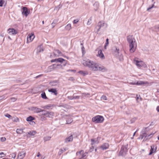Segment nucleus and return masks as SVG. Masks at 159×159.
<instances>
[{
	"instance_id": "f257e3e1",
	"label": "nucleus",
	"mask_w": 159,
	"mask_h": 159,
	"mask_svg": "<svg viewBox=\"0 0 159 159\" xmlns=\"http://www.w3.org/2000/svg\"><path fill=\"white\" fill-rule=\"evenodd\" d=\"M83 64L84 66L89 67L91 70L92 71L105 72L107 70V68L89 59L84 60Z\"/></svg>"
},
{
	"instance_id": "f03ea898",
	"label": "nucleus",
	"mask_w": 159,
	"mask_h": 159,
	"mask_svg": "<svg viewBox=\"0 0 159 159\" xmlns=\"http://www.w3.org/2000/svg\"><path fill=\"white\" fill-rule=\"evenodd\" d=\"M127 40L129 44L130 52H134L137 48V44L135 39L132 35H129L127 37Z\"/></svg>"
},
{
	"instance_id": "7ed1b4c3",
	"label": "nucleus",
	"mask_w": 159,
	"mask_h": 159,
	"mask_svg": "<svg viewBox=\"0 0 159 159\" xmlns=\"http://www.w3.org/2000/svg\"><path fill=\"white\" fill-rule=\"evenodd\" d=\"M51 61L52 62H56L61 63L60 64L57 63L54 64L55 69L56 68H62V66H66L68 62L67 61L65 60L62 58H59L57 59H52L51 60Z\"/></svg>"
},
{
	"instance_id": "20e7f679",
	"label": "nucleus",
	"mask_w": 159,
	"mask_h": 159,
	"mask_svg": "<svg viewBox=\"0 0 159 159\" xmlns=\"http://www.w3.org/2000/svg\"><path fill=\"white\" fill-rule=\"evenodd\" d=\"M40 117V119L42 121L47 120V117H51L54 115V113L52 112H49L46 110H43L42 112L38 115Z\"/></svg>"
},
{
	"instance_id": "39448f33",
	"label": "nucleus",
	"mask_w": 159,
	"mask_h": 159,
	"mask_svg": "<svg viewBox=\"0 0 159 159\" xmlns=\"http://www.w3.org/2000/svg\"><path fill=\"white\" fill-rule=\"evenodd\" d=\"M128 144L122 146L119 152V155L120 156H125L126 154L128 152Z\"/></svg>"
},
{
	"instance_id": "423d86ee",
	"label": "nucleus",
	"mask_w": 159,
	"mask_h": 159,
	"mask_svg": "<svg viewBox=\"0 0 159 159\" xmlns=\"http://www.w3.org/2000/svg\"><path fill=\"white\" fill-rule=\"evenodd\" d=\"M92 120L95 123H101L103 121L104 118L102 116L98 115L93 117Z\"/></svg>"
},
{
	"instance_id": "0eeeda50",
	"label": "nucleus",
	"mask_w": 159,
	"mask_h": 159,
	"mask_svg": "<svg viewBox=\"0 0 159 159\" xmlns=\"http://www.w3.org/2000/svg\"><path fill=\"white\" fill-rule=\"evenodd\" d=\"M134 63L138 67L140 68L143 66L144 67H147V65L142 61H139L135 59L134 60Z\"/></svg>"
},
{
	"instance_id": "6e6552de",
	"label": "nucleus",
	"mask_w": 159,
	"mask_h": 159,
	"mask_svg": "<svg viewBox=\"0 0 159 159\" xmlns=\"http://www.w3.org/2000/svg\"><path fill=\"white\" fill-rule=\"evenodd\" d=\"M105 25H106V27L107 26V24L105 23L104 21H101L98 22L97 25L96 27V28L97 29V32H98L100 30V29L101 27H103Z\"/></svg>"
},
{
	"instance_id": "1a4fd4ad",
	"label": "nucleus",
	"mask_w": 159,
	"mask_h": 159,
	"mask_svg": "<svg viewBox=\"0 0 159 159\" xmlns=\"http://www.w3.org/2000/svg\"><path fill=\"white\" fill-rule=\"evenodd\" d=\"M154 133H155L153 134L151 133L148 135H147V133L145 132H144L143 133H142V134H141L140 135V138L141 139H143L144 137H145V138H146V139H150L152 137Z\"/></svg>"
},
{
	"instance_id": "9d476101",
	"label": "nucleus",
	"mask_w": 159,
	"mask_h": 159,
	"mask_svg": "<svg viewBox=\"0 0 159 159\" xmlns=\"http://www.w3.org/2000/svg\"><path fill=\"white\" fill-rule=\"evenodd\" d=\"M30 110L35 113H39L42 112L44 110L42 109L37 107H32L30 108Z\"/></svg>"
},
{
	"instance_id": "9b49d317",
	"label": "nucleus",
	"mask_w": 159,
	"mask_h": 159,
	"mask_svg": "<svg viewBox=\"0 0 159 159\" xmlns=\"http://www.w3.org/2000/svg\"><path fill=\"white\" fill-rule=\"evenodd\" d=\"M26 152L24 151L19 152L17 155V159H23L25 156Z\"/></svg>"
},
{
	"instance_id": "f8f14e48",
	"label": "nucleus",
	"mask_w": 159,
	"mask_h": 159,
	"mask_svg": "<svg viewBox=\"0 0 159 159\" xmlns=\"http://www.w3.org/2000/svg\"><path fill=\"white\" fill-rule=\"evenodd\" d=\"M8 34L10 35H14L17 33V31L13 28H9L7 30Z\"/></svg>"
},
{
	"instance_id": "ddd939ff",
	"label": "nucleus",
	"mask_w": 159,
	"mask_h": 159,
	"mask_svg": "<svg viewBox=\"0 0 159 159\" xmlns=\"http://www.w3.org/2000/svg\"><path fill=\"white\" fill-rule=\"evenodd\" d=\"M35 37V36L33 33H31V34L28 35L27 37V41L28 42H31Z\"/></svg>"
},
{
	"instance_id": "4468645a",
	"label": "nucleus",
	"mask_w": 159,
	"mask_h": 159,
	"mask_svg": "<svg viewBox=\"0 0 159 159\" xmlns=\"http://www.w3.org/2000/svg\"><path fill=\"white\" fill-rule=\"evenodd\" d=\"M51 87H58L59 86V83L57 80H55L50 82L49 83Z\"/></svg>"
},
{
	"instance_id": "2eb2a0df",
	"label": "nucleus",
	"mask_w": 159,
	"mask_h": 159,
	"mask_svg": "<svg viewBox=\"0 0 159 159\" xmlns=\"http://www.w3.org/2000/svg\"><path fill=\"white\" fill-rule=\"evenodd\" d=\"M151 149L150 150V153H149L148 155H150L152 153L155 152L156 151L157 149L156 147L154 145H152L151 146Z\"/></svg>"
},
{
	"instance_id": "dca6fc26",
	"label": "nucleus",
	"mask_w": 159,
	"mask_h": 159,
	"mask_svg": "<svg viewBox=\"0 0 159 159\" xmlns=\"http://www.w3.org/2000/svg\"><path fill=\"white\" fill-rule=\"evenodd\" d=\"M73 136L72 135H71L70 136L66 138L65 140V143H68V142H71L73 140Z\"/></svg>"
},
{
	"instance_id": "f3484780",
	"label": "nucleus",
	"mask_w": 159,
	"mask_h": 159,
	"mask_svg": "<svg viewBox=\"0 0 159 159\" xmlns=\"http://www.w3.org/2000/svg\"><path fill=\"white\" fill-rule=\"evenodd\" d=\"M22 14L26 16H27L29 14V12L27 7H23Z\"/></svg>"
},
{
	"instance_id": "a211bd4d",
	"label": "nucleus",
	"mask_w": 159,
	"mask_h": 159,
	"mask_svg": "<svg viewBox=\"0 0 159 159\" xmlns=\"http://www.w3.org/2000/svg\"><path fill=\"white\" fill-rule=\"evenodd\" d=\"M54 69V64H53L52 65L48 66L47 69L45 71V72L47 73L49 72H50Z\"/></svg>"
},
{
	"instance_id": "6ab92c4d",
	"label": "nucleus",
	"mask_w": 159,
	"mask_h": 159,
	"mask_svg": "<svg viewBox=\"0 0 159 159\" xmlns=\"http://www.w3.org/2000/svg\"><path fill=\"white\" fill-rule=\"evenodd\" d=\"M119 49L117 48L116 47L114 48V49H112V52L114 54L116 57H117L119 55Z\"/></svg>"
},
{
	"instance_id": "aec40b11",
	"label": "nucleus",
	"mask_w": 159,
	"mask_h": 159,
	"mask_svg": "<svg viewBox=\"0 0 159 159\" xmlns=\"http://www.w3.org/2000/svg\"><path fill=\"white\" fill-rule=\"evenodd\" d=\"M48 91L49 92L53 93L55 95H57L58 94L57 90L56 89L52 88L49 89L48 90Z\"/></svg>"
},
{
	"instance_id": "412c9836",
	"label": "nucleus",
	"mask_w": 159,
	"mask_h": 159,
	"mask_svg": "<svg viewBox=\"0 0 159 159\" xmlns=\"http://www.w3.org/2000/svg\"><path fill=\"white\" fill-rule=\"evenodd\" d=\"M54 55L56 56H62V53L59 50H56L54 51Z\"/></svg>"
},
{
	"instance_id": "4be33fe9",
	"label": "nucleus",
	"mask_w": 159,
	"mask_h": 159,
	"mask_svg": "<svg viewBox=\"0 0 159 159\" xmlns=\"http://www.w3.org/2000/svg\"><path fill=\"white\" fill-rule=\"evenodd\" d=\"M109 147V144L108 143H104L102 146L101 148L103 150H106Z\"/></svg>"
},
{
	"instance_id": "5701e85b",
	"label": "nucleus",
	"mask_w": 159,
	"mask_h": 159,
	"mask_svg": "<svg viewBox=\"0 0 159 159\" xmlns=\"http://www.w3.org/2000/svg\"><path fill=\"white\" fill-rule=\"evenodd\" d=\"M37 53H39L43 52V50L42 47V45H41L39 46L37 48Z\"/></svg>"
},
{
	"instance_id": "b1692460",
	"label": "nucleus",
	"mask_w": 159,
	"mask_h": 159,
	"mask_svg": "<svg viewBox=\"0 0 159 159\" xmlns=\"http://www.w3.org/2000/svg\"><path fill=\"white\" fill-rule=\"evenodd\" d=\"M98 55L102 59H104L105 58L104 54L101 50H100L98 51Z\"/></svg>"
},
{
	"instance_id": "393cba45",
	"label": "nucleus",
	"mask_w": 159,
	"mask_h": 159,
	"mask_svg": "<svg viewBox=\"0 0 159 159\" xmlns=\"http://www.w3.org/2000/svg\"><path fill=\"white\" fill-rule=\"evenodd\" d=\"M94 7V9L96 11L98 9L99 7V3L98 2H96L93 5Z\"/></svg>"
},
{
	"instance_id": "a878e982",
	"label": "nucleus",
	"mask_w": 159,
	"mask_h": 159,
	"mask_svg": "<svg viewBox=\"0 0 159 159\" xmlns=\"http://www.w3.org/2000/svg\"><path fill=\"white\" fill-rule=\"evenodd\" d=\"M79 73H80L83 76L87 75L88 74V72L87 71H79Z\"/></svg>"
},
{
	"instance_id": "bb28decb",
	"label": "nucleus",
	"mask_w": 159,
	"mask_h": 159,
	"mask_svg": "<svg viewBox=\"0 0 159 159\" xmlns=\"http://www.w3.org/2000/svg\"><path fill=\"white\" fill-rule=\"evenodd\" d=\"M23 129H17L16 130V132L18 134H21L23 132Z\"/></svg>"
},
{
	"instance_id": "cd10ccee",
	"label": "nucleus",
	"mask_w": 159,
	"mask_h": 159,
	"mask_svg": "<svg viewBox=\"0 0 159 159\" xmlns=\"http://www.w3.org/2000/svg\"><path fill=\"white\" fill-rule=\"evenodd\" d=\"M66 151L65 148L60 149L58 153V155H61L64 152Z\"/></svg>"
},
{
	"instance_id": "c85d7f7f",
	"label": "nucleus",
	"mask_w": 159,
	"mask_h": 159,
	"mask_svg": "<svg viewBox=\"0 0 159 159\" xmlns=\"http://www.w3.org/2000/svg\"><path fill=\"white\" fill-rule=\"evenodd\" d=\"M34 120V118L31 116L27 117L26 119V120L28 121H31Z\"/></svg>"
},
{
	"instance_id": "c756f323",
	"label": "nucleus",
	"mask_w": 159,
	"mask_h": 159,
	"mask_svg": "<svg viewBox=\"0 0 159 159\" xmlns=\"http://www.w3.org/2000/svg\"><path fill=\"white\" fill-rule=\"evenodd\" d=\"M71 28V25L70 24H68L65 27V29L67 30H70Z\"/></svg>"
},
{
	"instance_id": "7c9ffc66",
	"label": "nucleus",
	"mask_w": 159,
	"mask_h": 159,
	"mask_svg": "<svg viewBox=\"0 0 159 159\" xmlns=\"http://www.w3.org/2000/svg\"><path fill=\"white\" fill-rule=\"evenodd\" d=\"M36 132L35 131H31L28 132V134L31 135H34L35 134Z\"/></svg>"
},
{
	"instance_id": "2f4dec72",
	"label": "nucleus",
	"mask_w": 159,
	"mask_h": 159,
	"mask_svg": "<svg viewBox=\"0 0 159 159\" xmlns=\"http://www.w3.org/2000/svg\"><path fill=\"white\" fill-rule=\"evenodd\" d=\"M57 21L56 20H54L52 22V23L51 24V25L52 26V28H53L56 25V24L57 23Z\"/></svg>"
},
{
	"instance_id": "473e14b6",
	"label": "nucleus",
	"mask_w": 159,
	"mask_h": 159,
	"mask_svg": "<svg viewBox=\"0 0 159 159\" xmlns=\"http://www.w3.org/2000/svg\"><path fill=\"white\" fill-rule=\"evenodd\" d=\"M73 120L71 118H69L68 119L66 120V124H70L71 123L72 121Z\"/></svg>"
},
{
	"instance_id": "72a5a7b5",
	"label": "nucleus",
	"mask_w": 159,
	"mask_h": 159,
	"mask_svg": "<svg viewBox=\"0 0 159 159\" xmlns=\"http://www.w3.org/2000/svg\"><path fill=\"white\" fill-rule=\"evenodd\" d=\"M41 97L42 98L44 99H48L47 96H46V94L45 92H43L41 94Z\"/></svg>"
},
{
	"instance_id": "f704fd0d",
	"label": "nucleus",
	"mask_w": 159,
	"mask_h": 159,
	"mask_svg": "<svg viewBox=\"0 0 159 159\" xmlns=\"http://www.w3.org/2000/svg\"><path fill=\"white\" fill-rule=\"evenodd\" d=\"M51 137L50 136H47L44 138V141H46L50 140Z\"/></svg>"
},
{
	"instance_id": "c9c22d12",
	"label": "nucleus",
	"mask_w": 159,
	"mask_h": 159,
	"mask_svg": "<svg viewBox=\"0 0 159 159\" xmlns=\"http://www.w3.org/2000/svg\"><path fill=\"white\" fill-rule=\"evenodd\" d=\"M91 141L92 142L91 144L92 145L94 144L95 143H98V141L97 140H95V139H91Z\"/></svg>"
},
{
	"instance_id": "e433bc0d",
	"label": "nucleus",
	"mask_w": 159,
	"mask_h": 159,
	"mask_svg": "<svg viewBox=\"0 0 159 159\" xmlns=\"http://www.w3.org/2000/svg\"><path fill=\"white\" fill-rule=\"evenodd\" d=\"M11 156V157L13 158H15L16 156V152H14L12 153L10 155Z\"/></svg>"
},
{
	"instance_id": "4c0bfd02",
	"label": "nucleus",
	"mask_w": 159,
	"mask_h": 159,
	"mask_svg": "<svg viewBox=\"0 0 159 159\" xmlns=\"http://www.w3.org/2000/svg\"><path fill=\"white\" fill-rule=\"evenodd\" d=\"M155 3V2H154V3L152 5V6L151 7H148V8L147 9V11H149V10H150L151 9H152V8L153 7H155L154 6V3Z\"/></svg>"
},
{
	"instance_id": "58836bf2",
	"label": "nucleus",
	"mask_w": 159,
	"mask_h": 159,
	"mask_svg": "<svg viewBox=\"0 0 159 159\" xmlns=\"http://www.w3.org/2000/svg\"><path fill=\"white\" fill-rule=\"evenodd\" d=\"M92 17H91L89 19V20L87 22V25H90V24H91V22L92 21Z\"/></svg>"
},
{
	"instance_id": "ea45409f",
	"label": "nucleus",
	"mask_w": 159,
	"mask_h": 159,
	"mask_svg": "<svg viewBox=\"0 0 159 159\" xmlns=\"http://www.w3.org/2000/svg\"><path fill=\"white\" fill-rule=\"evenodd\" d=\"M141 83H140V82H137L136 83H133V82H131L129 83V84H132V85H136V84H141Z\"/></svg>"
},
{
	"instance_id": "a19ab883",
	"label": "nucleus",
	"mask_w": 159,
	"mask_h": 159,
	"mask_svg": "<svg viewBox=\"0 0 159 159\" xmlns=\"http://www.w3.org/2000/svg\"><path fill=\"white\" fill-rule=\"evenodd\" d=\"M108 41H109V39L108 38H107L106 39V42L105 45V49H106V47L108 45V44H109Z\"/></svg>"
},
{
	"instance_id": "79ce46f5",
	"label": "nucleus",
	"mask_w": 159,
	"mask_h": 159,
	"mask_svg": "<svg viewBox=\"0 0 159 159\" xmlns=\"http://www.w3.org/2000/svg\"><path fill=\"white\" fill-rule=\"evenodd\" d=\"M51 107V105L50 104H49L48 105H46L45 106H44L43 107V108H44V109H47L49 107Z\"/></svg>"
},
{
	"instance_id": "37998d69",
	"label": "nucleus",
	"mask_w": 159,
	"mask_h": 159,
	"mask_svg": "<svg viewBox=\"0 0 159 159\" xmlns=\"http://www.w3.org/2000/svg\"><path fill=\"white\" fill-rule=\"evenodd\" d=\"M101 99L102 100H107V97L105 95H102L101 97Z\"/></svg>"
},
{
	"instance_id": "c03bdc74",
	"label": "nucleus",
	"mask_w": 159,
	"mask_h": 159,
	"mask_svg": "<svg viewBox=\"0 0 159 159\" xmlns=\"http://www.w3.org/2000/svg\"><path fill=\"white\" fill-rule=\"evenodd\" d=\"M5 156V154L3 152L0 153V157H4Z\"/></svg>"
},
{
	"instance_id": "a18cd8bd",
	"label": "nucleus",
	"mask_w": 159,
	"mask_h": 159,
	"mask_svg": "<svg viewBox=\"0 0 159 159\" xmlns=\"http://www.w3.org/2000/svg\"><path fill=\"white\" fill-rule=\"evenodd\" d=\"M11 100V101L13 102H15L16 100H17V98H10Z\"/></svg>"
},
{
	"instance_id": "49530a36",
	"label": "nucleus",
	"mask_w": 159,
	"mask_h": 159,
	"mask_svg": "<svg viewBox=\"0 0 159 159\" xmlns=\"http://www.w3.org/2000/svg\"><path fill=\"white\" fill-rule=\"evenodd\" d=\"M4 1L3 0H0V7H2L4 3Z\"/></svg>"
},
{
	"instance_id": "de8ad7c7",
	"label": "nucleus",
	"mask_w": 159,
	"mask_h": 159,
	"mask_svg": "<svg viewBox=\"0 0 159 159\" xmlns=\"http://www.w3.org/2000/svg\"><path fill=\"white\" fill-rule=\"evenodd\" d=\"M78 21L79 20L77 19L74 20L73 21V23L74 24H77L78 22Z\"/></svg>"
},
{
	"instance_id": "09e8293b",
	"label": "nucleus",
	"mask_w": 159,
	"mask_h": 159,
	"mask_svg": "<svg viewBox=\"0 0 159 159\" xmlns=\"http://www.w3.org/2000/svg\"><path fill=\"white\" fill-rule=\"evenodd\" d=\"M5 116L8 118H10L11 116L9 114H7L5 115Z\"/></svg>"
},
{
	"instance_id": "8fccbe9b",
	"label": "nucleus",
	"mask_w": 159,
	"mask_h": 159,
	"mask_svg": "<svg viewBox=\"0 0 159 159\" xmlns=\"http://www.w3.org/2000/svg\"><path fill=\"white\" fill-rule=\"evenodd\" d=\"M83 152H84L82 150H81L79 152H76V155H77L78 153L81 154V153H83Z\"/></svg>"
},
{
	"instance_id": "3c124183",
	"label": "nucleus",
	"mask_w": 159,
	"mask_h": 159,
	"mask_svg": "<svg viewBox=\"0 0 159 159\" xmlns=\"http://www.w3.org/2000/svg\"><path fill=\"white\" fill-rule=\"evenodd\" d=\"M74 99H78L80 98V96H74L73 97Z\"/></svg>"
},
{
	"instance_id": "603ef678",
	"label": "nucleus",
	"mask_w": 159,
	"mask_h": 159,
	"mask_svg": "<svg viewBox=\"0 0 159 159\" xmlns=\"http://www.w3.org/2000/svg\"><path fill=\"white\" fill-rule=\"evenodd\" d=\"M6 140V138L5 137H2L1 139V140L2 141H4Z\"/></svg>"
},
{
	"instance_id": "864d4df0",
	"label": "nucleus",
	"mask_w": 159,
	"mask_h": 159,
	"mask_svg": "<svg viewBox=\"0 0 159 159\" xmlns=\"http://www.w3.org/2000/svg\"><path fill=\"white\" fill-rule=\"evenodd\" d=\"M81 50H82V52L83 53V54L84 53V50H85V48H84V47L83 46H82Z\"/></svg>"
},
{
	"instance_id": "5fc2aeb1",
	"label": "nucleus",
	"mask_w": 159,
	"mask_h": 159,
	"mask_svg": "<svg viewBox=\"0 0 159 159\" xmlns=\"http://www.w3.org/2000/svg\"><path fill=\"white\" fill-rule=\"evenodd\" d=\"M74 96H68V98H69V99H70V100H72V99H74V98H73V97Z\"/></svg>"
},
{
	"instance_id": "6e6d98bb",
	"label": "nucleus",
	"mask_w": 159,
	"mask_h": 159,
	"mask_svg": "<svg viewBox=\"0 0 159 159\" xmlns=\"http://www.w3.org/2000/svg\"><path fill=\"white\" fill-rule=\"evenodd\" d=\"M156 28L157 29V31H159V25L156 26Z\"/></svg>"
},
{
	"instance_id": "4d7b16f0",
	"label": "nucleus",
	"mask_w": 159,
	"mask_h": 159,
	"mask_svg": "<svg viewBox=\"0 0 159 159\" xmlns=\"http://www.w3.org/2000/svg\"><path fill=\"white\" fill-rule=\"evenodd\" d=\"M43 75L42 74L40 75H38V76H36L35 77V78L36 79H37V78H39V77H41V76H43Z\"/></svg>"
},
{
	"instance_id": "13d9d810",
	"label": "nucleus",
	"mask_w": 159,
	"mask_h": 159,
	"mask_svg": "<svg viewBox=\"0 0 159 159\" xmlns=\"http://www.w3.org/2000/svg\"><path fill=\"white\" fill-rule=\"evenodd\" d=\"M85 156V155H84V154H83L82 156V157L80 158L79 159H84L83 158Z\"/></svg>"
},
{
	"instance_id": "bf43d9fd",
	"label": "nucleus",
	"mask_w": 159,
	"mask_h": 159,
	"mask_svg": "<svg viewBox=\"0 0 159 159\" xmlns=\"http://www.w3.org/2000/svg\"><path fill=\"white\" fill-rule=\"evenodd\" d=\"M135 120V119H133L131 120V123H133Z\"/></svg>"
},
{
	"instance_id": "052dcab7",
	"label": "nucleus",
	"mask_w": 159,
	"mask_h": 159,
	"mask_svg": "<svg viewBox=\"0 0 159 159\" xmlns=\"http://www.w3.org/2000/svg\"><path fill=\"white\" fill-rule=\"evenodd\" d=\"M137 98L136 100H138L139 99V98L140 97V96L139 95V96L137 95Z\"/></svg>"
},
{
	"instance_id": "680f3d73",
	"label": "nucleus",
	"mask_w": 159,
	"mask_h": 159,
	"mask_svg": "<svg viewBox=\"0 0 159 159\" xmlns=\"http://www.w3.org/2000/svg\"><path fill=\"white\" fill-rule=\"evenodd\" d=\"M82 95H84L85 96L86 95H90V94H89V93H82Z\"/></svg>"
},
{
	"instance_id": "e2e57ef3",
	"label": "nucleus",
	"mask_w": 159,
	"mask_h": 159,
	"mask_svg": "<svg viewBox=\"0 0 159 159\" xmlns=\"http://www.w3.org/2000/svg\"><path fill=\"white\" fill-rule=\"evenodd\" d=\"M4 98V97L3 96H0V100L3 99V98Z\"/></svg>"
},
{
	"instance_id": "0e129e2a",
	"label": "nucleus",
	"mask_w": 159,
	"mask_h": 159,
	"mask_svg": "<svg viewBox=\"0 0 159 159\" xmlns=\"http://www.w3.org/2000/svg\"><path fill=\"white\" fill-rule=\"evenodd\" d=\"M40 156H41V154H40V153L39 152H38V154L37 155V157H39Z\"/></svg>"
},
{
	"instance_id": "69168bd1",
	"label": "nucleus",
	"mask_w": 159,
	"mask_h": 159,
	"mask_svg": "<svg viewBox=\"0 0 159 159\" xmlns=\"http://www.w3.org/2000/svg\"><path fill=\"white\" fill-rule=\"evenodd\" d=\"M157 110L158 112H159V106L157 107Z\"/></svg>"
},
{
	"instance_id": "338daca9",
	"label": "nucleus",
	"mask_w": 159,
	"mask_h": 159,
	"mask_svg": "<svg viewBox=\"0 0 159 159\" xmlns=\"http://www.w3.org/2000/svg\"><path fill=\"white\" fill-rule=\"evenodd\" d=\"M120 60H121H121H123V56L122 55H121V58H120Z\"/></svg>"
},
{
	"instance_id": "774afa93",
	"label": "nucleus",
	"mask_w": 159,
	"mask_h": 159,
	"mask_svg": "<svg viewBox=\"0 0 159 159\" xmlns=\"http://www.w3.org/2000/svg\"><path fill=\"white\" fill-rule=\"evenodd\" d=\"M136 131H135V132L134 133V134H133V136H134V135H135V134L136 132Z\"/></svg>"
}]
</instances>
